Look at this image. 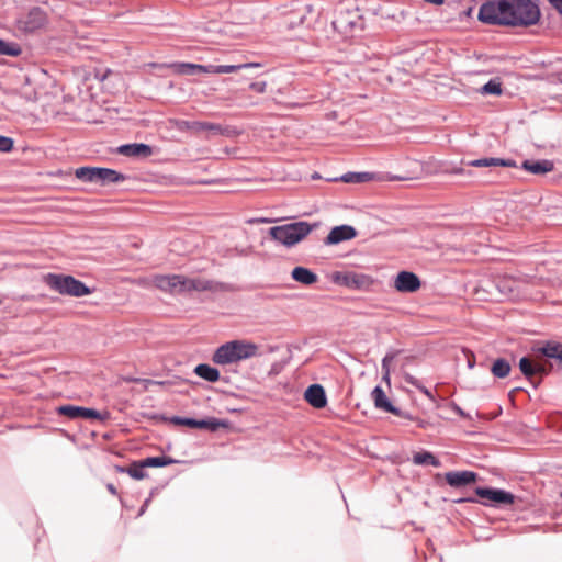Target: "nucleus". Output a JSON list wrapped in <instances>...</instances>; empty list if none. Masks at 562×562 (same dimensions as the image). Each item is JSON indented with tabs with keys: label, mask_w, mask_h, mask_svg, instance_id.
<instances>
[{
	"label": "nucleus",
	"mask_w": 562,
	"mask_h": 562,
	"mask_svg": "<svg viewBox=\"0 0 562 562\" xmlns=\"http://www.w3.org/2000/svg\"><path fill=\"white\" fill-rule=\"evenodd\" d=\"M389 180H391V181H401V180H404V178L398 177V176H393V177H390Z\"/></svg>",
	"instance_id": "nucleus-43"
},
{
	"label": "nucleus",
	"mask_w": 562,
	"mask_h": 562,
	"mask_svg": "<svg viewBox=\"0 0 562 562\" xmlns=\"http://www.w3.org/2000/svg\"><path fill=\"white\" fill-rule=\"evenodd\" d=\"M540 9L532 0H498L483 3L479 20L486 24L530 26L539 22Z\"/></svg>",
	"instance_id": "nucleus-1"
},
{
	"label": "nucleus",
	"mask_w": 562,
	"mask_h": 562,
	"mask_svg": "<svg viewBox=\"0 0 562 562\" xmlns=\"http://www.w3.org/2000/svg\"><path fill=\"white\" fill-rule=\"evenodd\" d=\"M413 462L418 465L430 464L432 467H440V461L430 452H417L413 456Z\"/></svg>",
	"instance_id": "nucleus-28"
},
{
	"label": "nucleus",
	"mask_w": 562,
	"mask_h": 562,
	"mask_svg": "<svg viewBox=\"0 0 562 562\" xmlns=\"http://www.w3.org/2000/svg\"><path fill=\"white\" fill-rule=\"evenodd\" d=\"M59 415L66 416L70 419L83 418V419H97L100 417V413L95 409L64 405L57 408Z\"/></svg>",
	"instance_id": "nucleus-14"
},
{
	"label": "nucleus",
	"mask_w": 562,
	"mask_h": 562,
	"mask_svg": "<svg viewBox=\"0 0 562 562\" xmlns=\"http://www.w3.org/2000/svg\"><path fill=\"white\" fill-rule=\"evenodd\" d=\"M47 23V16L40 8H33L20 20V26L26 32H35L44 27Z\"/></svg>",
	"instance_id": "nucleus-11"
},
{
	"label": "nucleus",
	"mask_w": 562,
	"mask_h": 562,
	"mask_svg": "<svg viewBox=\"0 0 562 562\" xmlns=\"http://www.w3.org/2000/svg\"><path fill=\"white\" fill-rule=\"evenodd\" d=\"M510 369V364L507 360L498 358L492 364L491 372L494 376L504 379L509 375Z\"/></svg>",
	"instance_id": "nucleus-27"
},
{
	"label": "nucleus",
	"mask_w": 562,
	"mask_h": 562,
	"mask_svg": "<svg viewBox=\"0 0 562 562\" xmlns=\"http://www.w3.org/2000/svg\"><path fill=\"white\" fill-rule=\"evenodd\" d=\"M143 467L140 465V468H135V469H130L128 470V473L130 475L133 477V479H136V480H142L145 477V472L143 471L142 469Z\"/></svg>",
	"instance_id": "nucleus-38"
},
{
	"label": "nucleus",
	"mask_w": 562,
	"mask_h": 562,
	"mask_svg": "<svg viewBox=\"0 0 562 562\" xmlns=\"http://www.w3.org/2000/svg\"><path fill=\"white\" fill-rule=\"evenodd\" d=\"M249 88L257 93H265L266 89H267V82L266 81L252 82V83H250Z\"/></svg>",
	"instance_id": "nucleus-37"
},
{
	"label": "nucleus",
	"mask_w": 562,
	"mask_h": 562,
	"mask_svg": "<svg viewBox=\"0 0 562 562\" xmlns=\"http://www.w3.org/2000/svg\"><path fill=\"white\" fill-rule=\"evenodd\" d=\"M543 358L544 357L541 356V353L538 351L533 358L535 363H536V370H538L540 378L549 374L552 370V364L548 360H544Z\"/></svg>",
	"instance_id": "nucleus-30"
},
{
	"label": "nucleus",
	"mask_w": 562,
	"mask_h": 562,
	"mask_svg": "<svg viewBox=\"0 0 562 562\" xmlns=\"http://www.w3.org/2000/svg\"><path fill=\"white\" fill-rule=\"evenodd\" d=\"M76 177L86 182L115 183L125 177L113 169L81 167L76 170Z\"/></svg>",
	"instance_id": "nucleus-7"
},
{
	"label": "nucleus",
	"mask_w": 562,
	"mask_h": 562,
	"mask_svg": "<svg viewBox=\"0 0 562 562\" xmlns=\"http://www.w3.org/2000/svg\"><path fill=\"white\" fill-rule=\"evenodd\" d=\"M357 236V231L349 225H340L331 228L324 243L326 245H336L350 240Z\"/></svg>",
	"instance_id": "nucleus-16"
},
{
	"label": "nucleus",
	"mask_w": 562,
	"mask_h": 562,
	"mask_svg": "<svg viewBox=\"0 0 562 562\" xmlns=\"http://www.w3.org/2000/svg\"><path fill=\"white\" fill-rule=\"evenodd\" d=\"M404 380L407 383H409V384L416 386L417 389H419L428 398L434 400V395L431 394V392L428 389H426L425 386H423L419 383V381L417 379H415L413 375H411L409 373H405L404 374Z\"/></svg>",
	"instance_id": "nucleus-34"
},
{
	"label": "nucleus",
	"mask_w": 562,
	"mask_h": 562,
	"mask_svg": "<svg viewBox=\"0 0 562 562\" xmlns=\"http://www.w3.org/2000/svg\"><path fill=\"white\" fill-rule=\"evenodd\" d=\"M13 148V140L10 137L0 135V151L8 153Z\"/></svg>",
	"instance_id": "nucleus-36"
},
{
	"label": "nucleus",
	"mask_w": 562,
	"mask_h": 562,
	"mask_svg": "<svg viewBox=\"0 0 562 562\" xmlns=\"http://www.w3.org/2000/svg\"><path fill=\"white\" fill-rule=\"evenodd\" d=\"M172 423L176 425H182V426H187L190 428L209 429L211 431H215L218 428L225 426V424L223 422L215 419V418L196 420L193 418L173 417Z\"/></svg>",
	"instance_id": "nucleus-15"
},
{
	"label": "nucleus",
	"mask_w": 562,
	"mask_h": 562,
	"mask_svg": "<svg viewBox=\"0 0 562 562\" xmlns=\"http://www.w3.org/2000/svg\"><path fill=\"white\" fill-rule=\"evenodd\" d=\"M43 280L52 290L63 295L81 297L91 293V290L85 283L71 276L47 273Z\"/></svg>",
	"instance_id": "nucleus-4"
},
{
	"label": "nucleus",
	"mask_w": 562,
	"mask_h": 562,
	"mask_svg": "<svg viewBox=\"0 0 562 562\" xmlns=\"http://www.w3.org/2000/svg\"><path fill=\"white\" fill-rule=\"evenodd\" d=\"M420 286L419 277L411 271L398 272L393 282V288L400 293H415Z\"/></svg>",
	"instance_id": "nucleus-10"
},
{
	"label": "nucleus",
	"mask_w": 562,
	"mask_h": 562,
	"mask_svg": "<svg viewBox=\"0 0 562 562\" xmlns=\"http://www.w3.org/2000/svg\"><path fill=\"white\" fill-rule=\"evenodd\" d=\"M470 166L473 167H516V162L510 159H501V158H483V159H476L472 160Z\"/></svg>",
	"instance_id": "nucleus-25"
},
{
	"label": "nucleus",
	"mask_w": 562,
	"mask_h": 562,
	"mask_svg": "<svg viewBox=\"0 0 562 562\" xmlns=\"http://www.w3.org/2000/svg\"><path fill=\"white\" fill-rule=\"evenodd\" d=\"M304 400L314 408H324L327 397L324 387L319 384L310 385L304 392Z\"/></svg>",
	"instance_id": "nucleus-19"
},
{
	"label": "nucleus",
	"mask_w": 562,
	"mask_h": 562,
	"mask_svg": "<svg viewBox=\"0 0 562 562\" xmlns=\"http://www.w3.org/2000/svg\"><path fill=\"white\" fill-rule=\"evenodd\" d=\"M372 179H373V176L368 172H360V173L349 172L341 177V180L346 183H350V182L361 183V182L370 181Z\"/></svg>",
	"instance_id": "nucleus-32"
},
{
	"label": "nucleus",
	"mask_w": 562,
	"mask_h": 562,
	"mask_svg": "<svg viewBox=\"0 0 562 562\" xmlns=\"http://www.w3.org/2000/svg\"><path fill=\"white\" fill-rule=\"evenodd\" d=\"M291 276L293 280H295L299 283H302L304 285H311L317 282L318 277L316 273H314L312 270L304 268V267H295Z\"/></svg>",
	"instance_id": "nucleus-23"
},
{
	"label": "nucleus",
	"mask_w": 562,
	"mask_h": 562,
	"mask_svg": "<svg viewBox=\"0 0 562 562\" xmlns=\"http://www.w3.org/2000/svg\"><path fill=\"white\" fill-rule=\"evenodd\" d=\"M482 92L487 94H501L502 93V87L501 83L494 80L488 81L482 87Z\"/></svg>",
	"instance_id": "nucleus-35"
},
{
	"label": "nucleus",
	"mask_w": 562,
	"mask_h": 562,
	"mask_svg": "<svg viewBox=\"0 0 562 562\" xmlns=\"http://www.w3.org/2000/svg\"><path fill=\"white\" fill-rule=\"evenodd\" d=\"M108 490H109L112 494H114V495L116 494V488H115V486H114L113 484H109V485H108Z\"/></svg>",
	"instance_id": "nucleus-42"
},
{
	"label": "nucleus",
	"mask_w": 562,
	"mask_h": 562,
	"mask_svg": "<svg viewBox=\"0 0 562 562\" xmlns=\"http://www.w3.org/2000/svg\"><path fill=\"white\" fill-rule=\"evenodd\" d=\"M169 123L176 130L190 131L194 134L206 132L210 135H224L226 137H235L240 134V132L233 126H222L211 122L171 119L169 120Z\"/></svg>",
	"instance_id": "nucleus-5"
},
{
	"label": "nucleus",
	"mask_w": 562,
	"mask_h": 562,
	"mask_svg": "<svg viewBox=\"0 0 562 562\" xmlns=\"http://www.w3.org/2000/svg\"><path fill=\"white\" fill-rule=\"evenodd\" d=\"M407 416H408L407 417L408 419L415 420V418H413L412 416H409V415H407ZM416 422H417L418 427H420V428H426L427 425H428V423L426 420H423V419H416Z\"/></svg>",
	"instance_id": "nucleus-41"
},
{
	"label": "nucleus",
	"mask_w": 562,
	"mask_h": 562,
	"mask_svg": "<svg viewBox=\"0 0 562 562\" xmlns=\"http://www.w3.org/2000/svg\"><path fill=\"white\" fill-rule=\"evenodd\" d=\"M397 352H391V353H387L383 359H382V371H383V376H382V380L386 383L387 386L391 385V363L393 362V360L395 359Z\"/></svg>",
	"instance_id": "nucleus-29"
},
{
	"label": "nucleus",
	"mask_w": 562,
	"mask_h": 562,
	"mask_svg": "<svg viewBox=\"0 0 562 562\" xmlns=\"http://www.w3.org/2000/svg\"><path fill=\"white\" fill-rule=\"evenodd\" d=\"M447 483L452 487H461L476 482L477 474L472 471H452L445 474Z\"/></svg>",
	"instance_id": "nucleus-18"
},
{
	"label": "nucleus",
	"mask_w": 562,
	"mask_h": 562,
	"mask_svg": "<svg viewBox=\"0 0 562 562\" xmlns=\"http://www.w3.org/2000/svg\"><path fill=\"white\" fill-rule=\"evenodd\" d=\"M212 360L216 364H231L238 362L231 342L221 345L214 352Z\"/></svg>",
	"instance_id": "nucleus-20"
},
{
	"label": "nucleus",
	"mask_w": 562,
	"mask_h": 562,
	"mask_svg": "<svg viewBox=\"0 0 562 562\" xmlns=\"http://www.w3.org/2000/svg\"><path fill=\"white\" fill-rule=\"evenodd\" d=\"M149 283L155 288L169 293H183L191 291H209L213 288L212 281L202 278H187L181 274H156Z\"/></svg>",
	"instance_id": "nucleus-2"
},
{
	"label": "nucleus",
	"mask_w": 562,
	"mask_h": 562,
	"mask_svg": "<svg viewBox=\"0 0 562 562\" xmlns=\"http://www.w3.org/2000/svg\"><path fill=\"white\" fill-rule=\"evenodd\" d=\"M173 462H175V460L169 457H165V456L151 457V458H147V459L143 460L142 467L159 468V467H166V465L172 464Z\"/></svg>",
	"instance_id": "nucleus-31"
},
{
	"label": "nucleus",
	"mask_w": 562,
	"mask_h": 562,
	"mask_svg": "<svg viewBox=\"0 0 562 562\" xmlns=\"http://www.w3.org/2000/svg\"><path fill=\"white\" fill-rule=\"evenodd\" d=\"M331 281L348 289L364 291L370 290L374 284V279L371 276L353 271H335L331 274Z\"/></svg>",
	"instance_id": "nucleus-8"
},
{
	"label": "nucleus",
	"mask_w": 562,
	"mask_h": 562,
	"mask_svg": "<svg viewBox=\"0 0 562 562\" xmlns=\"http://www.w3.org/2000/svg\"><path fill=\"white\" fill-rule=\"evenodd\" d=\"M235 356L239 361L257 357L259 355V346L248 340H232L229 341Z\"/></svg>",
	"instance_id": "nucleus-17"
},
{
	"label": "nucleus",
	"mask_w": 562,
	"mask_h": 562,
	"mask_svg": "<svg viewBox=\"0 0 562 562\" xmlns=\"http://www.w3.org/2000/svg\"><path fill=\"white\" fill-rule=\"evenodd\" d=\"M477 496L490 503L509 505L514 503L515 496L503 490L477 487L475 490Z\"/></svg>",
	"instance_id": "nucleus-12"
},
{
	"label": "nucleus",
	"mask_w": 562,
	"mask_h": 562,
	"mask_svg": "<svg viewBox=\"0 0 562 562\" xmlns=\"http://www.w3.org/2000/svg\"><path fill=\"white\" fill-rule=\"evenodd\" d=\"M194 373L207 382H216L220 380V371L205 363L198 364L194 368Z\"/></svg>",
	"instance_id": "nucleus-26"
},
{
	"label": "nucleus",
	"mask_w": 562,
	"mask_h": 562,
	"mask_svg": "<svg viewBox=\"0 0 562 562\" xmlns=\"http://www.w3.org/2000/svg\"><path fill=\"white\" fill-rule=\"evenodd\" d=\"M333 27L345 37L351 36L362 29L361 18L357 11L341 10L336 14Z\"/></svg>",
	"instance_id": "nucleus-9"
},
{
	"label": "nucleus",
	"mask_w": 562,
	"mask_h": 562,
	"mask_svg": "<svg viewBox=\"0 0 562 562\" xmlns=\"http://www.w3.org/2000/svg\"><path fill=\"white\" fill-rule=\"evenodd\" d=\"M316 226L317 224H310L303 221L295 222L271 227L269 229V235L273 240L286 247H292L307 237Z\"/></svg>",
	"instance_id": "nucleus-3"
},
{
	"label": "nucleus",
	"mask_w": 562,
	"mask_h": 562,
	"mask_svg": "<svg viewBox=\"0 0 562 562\" xmlns=\"http://www.w3.org/2000/svg\"><path fill=\"white\" fill-rule=\"evenodd\" d=\"M117 153L127 157H149L153 154V149L146 144H126L117 148Z\"/></svg>",
	"instance_id": "nucleus-21"
},
{
	"label": "nucleus",
	"mask_w": 562,
	"mask_h": 562,
	"mask_svg": "<svg viewBox=\"0 0 562 562\" xmlns=\"http://www.w3.org/2000/svg\"><path fill=\"white\" fill-rule=\"evenodd\" d=\"M371 398L376 408L391 413L398 417H408L407 414L392 405V403L389 401L385 392L382 390L381 386H375L373 389L371 393Z\"/></svg>",
	"instance_id": "nucleus-13"
},
{
	"label": "nucleus",
	"mask_w": 562,
	"mask_h": 562,
	"mask_svg": "<svg viewBox=\"0 0 562 562\" xmlns=\"http://www.w3.org/2000/svg\"><path fill=\"white\" fill-rule=\"evenodd\" d=\"M522 168L533 175H544L554 169V164L548 159L537 161L525 160L522 162Z\"/></svg>",
	"instance_id": "nucleus-22"
},
{
	"label": "nucleus",
	"mask_w": 562,
	"mask_h": 562,
	"mask_svg": "<svg viewBox=\"0 0 562 562\" xmlns=\"http://www.w3.org/2000/svg\"><path fill=\"white\" fill-rule=\"evenodd\" d=\"M519 369L521 373L535 385H537L539 381L535 382V378L539 375L538 370H536L535 360L528 357H524L519 361Z\"/></svg>",
	"instance_id": "nucleus-24"
},
{
	"label": "nucleus",
	"mask_w": 562,
	"mask_h": 562,
	"mask_svg": "<svg viewBox=\"0 0 562 562\" xmlns=\"http://www.w3.org/2000/svg\"><path fill=\"white\" fill-rule=\"evenodd\" d=\"M505 283H515V281L512 279H507V278L499 280L498 288L501 289V291H504V288L506 286Z\"/></svg>",
	"instance_id": "nucleus-40"
},
{
	"label": "nucleus",
	"mask_w": 562,
	"mask_h": 562,
	"mask_svg": "<svg viewBox=\"0 0 562 562\" xmlns=\"http://www.w3.org/2000/svg\"><path fill=\"white\" fill-rule=\"evenodd\" d=\"M177 71L179 74L183 75H194L196 72H204V74H231L238 71L240 69L245 68H254V67H260V64L256 63H248V64H241V65H198V64H190V63H182L178 64Z\"/></svg>",
	"instance_id": "nucleus-6"
},
{
	"label": "nucleus",
	"mask_w": 562,
	"mask_h": 562,
	"mask_svg": "<svg viewBox=\"0 0 562 562\" xmlns=\"http://www.w3.org/2000/svg\"><path fill=\"white\" fill-rule=\"evenodd\" d=\"M550 4L562 14V0H548Z\"/></svg>",
	"instance_id": "nucleus-39"
},
{
	"label": "nucleus",
	"mask_w": 562,
	"mask_h": 562,
	"mask_svg": "<svg viewBox=\"0 0 562 562\" xmlns=\"http://www.w3.org/2000/svg\"><path fill=\"white\" fill-rule=\"evenodd\" d=\"M21 48L16 44H10L0 40V55L19 56Z\"/></svg>",
	"instance_id": "nucleus-33"
}]
</instances>
